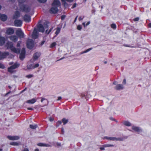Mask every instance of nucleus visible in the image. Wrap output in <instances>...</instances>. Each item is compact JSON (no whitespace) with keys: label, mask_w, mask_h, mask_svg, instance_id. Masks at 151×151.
I'll list each match as a JSON object with an SVG mask.
<instances>
[{"label":"nucleus","mask_w":151,"mask_h":151,"mask_svg":"<svg viewBox=\"0 0 151 151\" xmlns=\"http://www.w3.org/2000/svg\"><path fill=\"white\" fill-rule=\"evenodd\" d=\"M62 121L63 123V124L65 125L68 122V119H66L65 118H64L62 119Z\"/></svg>","instance_id":"nucleus-26"},{"label":"nucleus","mask_w":151,"mask_h":151,"mask_svg":"<svg viewBox=\"0 0 151 151\" xmlns=\"http://www.w3.org/2000/svg\"><path fill=\"white\" fill-rule=\"evenodd\" d=\"M56 45V43L55 42H54L51 43L50 46V47L51 48H52L55 47Z\"/></svg>","instance_id":"nucleus-33"},{"label":"nucleus","mask_w":151,"mask_h":151,"mask_svg":"<svg viewBox=\"0 0 151 151\" xmlns=\"http://www.w3.org/2000/svg\"><path fill=\"white\" fill-rule=\"evenodd\" d=\"M62 99V97L60 96H59L58 97L57 100L58 101Z\"/></svg>","instance_id":"nucleus-56"},{"label":"nucleus","mask_w":151,"mask_h":151,"mask_svg":"<svg viewBox=\"0 0 151 151\" xmlns=\"http://www.w3.org/2000/svg\"><path fill=\"white\" fill-rule=\"evenodd\" d=\"M104 138L108 140H110L113 141H122L123 140L122 138H116L115 137H105Z\"/></svg>","instance_id":"nucleus-7"},{"label":"nucleus","mask_w":151,"mask_h":151,"mask_svg":"<svg viewBox=\"0 0 151 151\" xmlns=\"http://www.w3.org/2000/svg\"><path fill=\"white\" fill-rule=\"evenodd\" d=\"M33 76V75L32 74H29L28 75H26V78H31Z\"/></svg>","instance_id":"nucleus-38"},{"label":"nucleus","mask_w":151,"mask_h":151,"mask_svg":"<svg viewBox=\"0 0 151 151\" xmlns=\"http://www.w3.org/2000/svg\"><path fill=\"white\" fill-rule=\"evenodd\" d=\"M5 41V39L4 37H0V43L3 44L4 43Z\"/></svg>","instance_id":"nucleus-25"},{"label":"nucleus","mask_w":151,"mask_h":151,"mask_svg":"<svg viewBox=\"0 0 151 151\" xmlns=\"http://www.w3.org/2000/svg\"><path fill=\"white\" fill-rule=\"evenodd\" d=\"M45 99L44 98H42L41 100V102H42L43 101H44V100H45Z\"/></svg>","instance_id":"nucleus-57"},{"label":"nucleus","mask_w":151,"mask_h":151,"mask_svg":"<svg viewBox=\"0 0 151 151\" xmlns=\"http://www.w3.org/2000/svg\"><path fill=\"white\" fill-rule=\"evenodd\" d=\"M20 54L25 55L26 51L25 49L24 48H22L21 52Z\"/></svg>","instance_id":"nucleus-34"},{"label":"nucleus","mask_w":151,"mask_h":151,"mask_svg":"<svg viewBox=\"0 0 151 151\" xmlns=\"http://www.w3.org/2000/svg\"><path fill=\"white\" fill-rule=\"evenodd\" d=\"M39 64H38V63H37L36 64L33 66H32V65H29V66H27V68L29 69H31L32 68L34 69L35 68L38 67H39Z\"/></svg>","instance_id":"nucleus-22"},{"label":"nucleus","mask_w":151,"mask_h":151,"mask_svg":"<svg viewBox=\"0 0 151 151\" xmlns=\"http://www.w3.org/2000/svg\"><path fill=\"white\" fill-rule=\"evenodd\" d=\"M52 28H51V29H50L48 31V32H47V31H48V29H47L46 30V33H47V34H49L50 32L52 30Z\"/></svg>","instance_id":"nucleus-43"},{"label":"nucleus","mask_w":151,"mask_h":151,"mask_svg":"<svg viewBox=\"0 0 151 151\" xmlns=\"http://www.w3.org/2000/svg\"><path fill=\"white\" fill-rule=\"evenodd\" d=\"M78 16H77L75 18V19H74V22H76V20H77V18H78Z\"/></svg>","instance_id":"nucleus-59"},{"label":"nucleus","mask_w":151,"mask_h":151,"mask_svg":"<svg viewBox=\"0 0 151 151\" xmlns=\"http://www.w3.org/2000/svg\"><path fill=\"white\" fill-rule=\"evenodd\" d=\"M25 55L20 54L19 55V58L22 60H23L25 58Z\"/></svg>","instance_id":"nucleus-28"},{"label":"nucleus","mask_w":151,"mask_h":151,"mask_svg":"<svg viewBox=\"0 0 151 151\" xmlns=\"http://www.w3.org/2000/svg\"><path fill=\"white\" fill-rule=\"evenodd\" d=\"M92 48H90L89 49H87V50H86L84 51H83L82 53H86V52H88V51H89L91 50L92 49Z\"/></svg>","instance_id":"nucleus-36"},{"label":"nucleus","mask_w":151,"mask_h":151,"mask_svg":"<svg viewBox=\"0 0 151 151\" xmlns=\"http://www.w3.org/2000/svg\"><path fill=\"white\" fill-rule=\"evenodd\" d=\"M21 43V42H20V41L18 42H17V47H19L20 46Z\"/></svg>","instance_id":"nucleus-42"},{"label":"nucleus","mask_w":151,"mask_h":151,"mask_svg":"<svg viewBox=\"0 0 151 151\" xmlns=\"http://www.w3.org/2000/svg\"><path fill=\"white\" fill-rule=\"evenodd\" d=\"M23 18L24 21L26 22H30L31 21V17L27 14H25Z\"/></svg>","instance_id":"nucleus-8"},{"label":"nucleus","mask_w":151,"mask_h":151,"mask_svg":"<svg viewBox=\"0 0 151 151\" xmlns=\"http://www.w3.org/2000/svg\"><path fill=\"white\" fill-rule=\"evenodd\" d=\"M0 18L3 21H5L7 19V17L6 15L4 14H1L0 13Z\"/></svg>","instance_id":"nucleus-18"},{"label":"nucleus","mask_w":151,"mask_h":151,"mask_svg":"<svg viewBox=\"0 0 151 151\" xmlns=\"http://www.w3.org/2000/svg\"><path fill=\"white\" fill-rule=\"evenodd\" d=\"M123 124L125 126H130L131 125V123L128 121H125L123 122Z\"/></svg>","instance_id":"nucleus-27"},{"label":"nucleus","mask_w":151,"mask_h":151,"mask_svg":"<svg viewBox=\"0 0 151 151\" xmlns=\"http://www.w3.org/2000/svg\"><path fill=\"white\" fill-rule=\"evenodd\" d=\"M23 151H29L28 149L27 148H25L23 150Z\"/></svg>","instance_id":"nucleus-51"},{"label":"nucleus","mask_w":151,"mask_h":151,"mask_svg":"<svg viewBox=\"0 0 151 151\" xmlns=\"http://www.w3.org/2000/svg\"><path fill=\"white\" fill-rule=\"evenodd\" d=\"M47 0H38V1L40 3H44L46 2L47 1Z\"/></svg>","instance_id":"nucleus-37"},{"label":"nucleus","mask_w":151,"mask_h":151,"mask_svg":"<svg viewBox=\"0 0 151 151\" xmlns=\"http://www.w3.org/2000/svg\"><path fill=\"white\" fill-rule=\"evenodd\" d=\"M124 46L125 47H131L130 45H128L124 44Z\"/></svg>","instance_id":"nucleus-53"},{"label":"nucleus","mask_w":151,"mask_h":151,"mask_svg":"<svg viewBox=\"0 0 151 151\" xmlns=\"http://www.w3.org/2000/svg\"><path fill=\"white\" fill-rule=\"evenodd\" d=\"M45 40H43L42 41L40 45H43L45 43Z\"/></svg>","instance_id":"nucleus-49"},{"label":"nucleus","mask_w":151,"mask_h":151,"mask_svg":"<svg viewBox=\"0 0 151 151\" xmlns=\"http://www.w3.org/2000/svg\"><path fill=\"white\" fill-rule=\"evenodd\" d=\"M82 28V27L81 25H78L77 27V29L78 30H81Z\"/></svg>","instance_id":"nucleus-39"},{"label":"nucleus","mask_w":151,"mask_h":151,"mask_svg":"<svg viewBox=\"0 0 151 151\" xmlns=\"http://www.w3.org/2000/svg\"><path fill=\"white\" fill-rule=\"evenodd\" d=\"M132 130L134 131L135 132H137L138 133H140L142 132V130L139 128L137 127L132 126Z\"/></svg>","instance_id":"nucleus-17"},{"label":"nucleus","mask_w":151,"mask_h":151,"mask_svg":"<svg viewBox=\"0 0 151 151\" xmlns=\"http://www.w3.org/2000/svg\"><path fill=\"white\" fill-rule=\"evenodd\" d=\"M148 26L150 27L151 28V23H149L148 24Z\"/></svg>","instance_id":"nucleus-64"},{"label":"nucleus","mask_w":151,"mask_h":151,"mask_svg":"<svg viewBox=\"0 0 151 151\" xmlns=\"http://www.w3.org/2000/svg\"><path fill=\"white\" fill-rule=\"evenodd\" d=\"M123 86L122 84H119L115 86V88L116 90H119L123 88Z\"/></svg>","instance_id":"nucleus-21"},{"label":"nucleus","mask_w":151,"mask_h":151,"mask_svg":"<svg viewBox=\"0 0 151 151\" xmlns=\"http://www.w3.org/2000/svg\"><path fill=\"white\" fill-rule=\"evenodd\" d=\"M66 1L68 2H71L73 1V0H66Z\"/></svg>","instance_id":"nucleus-63"},{"label":"nucleus","mask_w":151,"mask_h":151,"mask_svg":"<svg viewBox=\"0 0 151 151\" xmlns=\"http://www.w3.org/2000/svg\"><path fill=\"white\" fill-rule=\"evenodd\" d=\"M10 40L14 42H16L18 40L17 37L16 35H11L9 37Z\"/></svg>","instance_id":"nucleus-19"},{"label":"nucleus","mask_w":151,"mask_h":151,"mask_svg":"<svg viewBox=\"0 0 151 151\" xmlns=\"http://www.w3.org/2000/svg\"><path fill=\"white\" fill-rule=\"evenodd\" d=\"M84 18V17H82L81 16H80L79 17L78 19L79 21H81L83 19V18Z\"/></svg>","instance_id":"nucleus-45"},{"label":"nucleus","mask_w":151,"mask_h":151,"mask_svg":"<svg viewBox=\"0 0 151 151\" xmlns=\"http://www.w3.org/2000/svg\"><path fill=\"white\" fill-rule=\"evenodd\" d=\"M32 37L36 39L38 37V34L37 31L36 29H35L32 34Z\"/></svg>","instance_id":"nucleus-13"},{"label":"nucleus","mask_w":151,"mask_h":151,"mask_svg":"<svg viewBox=\"0 0 151 151\" xmlns=\"http://www.w3.org/2000/svg\"><path fill=\"white\" fill-rule=\"evenodd\" d=\"M7 48L10 49L13 52L19 54L20 52V49L19 48H16L13 46V44L11 42H8L6 43Z\"/></svg>","instance_id":"nucleus-2"},{"label":"nucleus","mask_w":151,"mask_h":151,"mask_svg":"<svg viewBox=\"0 0 151 151\" xmlns=\"http://www.w3.org/2000/svg\"><path fill=\"white\" fill-rule=\"evenodd\" d=\"M9 54L8 52H4L0 51V60L6 58Z\"/></svg>","instance_id":"nucleus-6"},{"label":"nucleus","mask_w":151,"mask_h":151,"mask_svg":"<svg viewBox=\"0 0 151 151\" xmlns=\"http://www.w3.org/2000/svg\"><path fill=\"white\" fill-rule=\"evenodd\" d=\"M95 12V11L94 9H93L92 11V14H94Z\"/></svg>","instance_id":"nucleus-62"},{"label":"nucleus","mask_w":151,"mask_h":151,"mask_svg":"<svg viewBox=\"0 0 151 151\" xmlns=\"http://www.w3.org/2000/svg\"><path fill=\"white\" fill-rule=\"evenodd\" d=\"M10 144L11 145L14 146H18L19 144L17 142H12L10 143Z\"/></svg>","instance_id":"nucleus-32"},{"label":"nucleus","mask_w":151,"mask_h":151,"mask_svg":"<svg viewBox=\"0 0 151 151\" xmlns=\"http://www.w3.org/2000/svg\"><path fill=\"white\" fill-rule=\"evenodd\" d=\"M139 18L138 17H136L133 19V20L134 22H136L139 21Z\"/></svg>","instance_id":"nucleus-41"},{"label":"nucleus","mask_w":151,"mask_h":151,"mask_svg":"<svg viewBox=\"0 0 151 151\" xmlns=\"http://www.w3.org/2000/svg\"><path fill=\"white\" fill-rule=\"evenodd\" d=\"M20 16V12L18 11H16L15 12L13 16V18L14 19H17L19 18Z\"/></svg>","instance_id":"nucleus-20"},{"label":"nucleus","mask_w":151,"mask_h":151,"mask_svg":"<svg viewBox=\"0 0 151 151\" xmlns=\"http://www.w3.org/2000/svg\"><path fill=\"white\" fill-rule=\"evenodd\" d=\"M110 119L111 120H113V121H116V122H117V121H116L115 119H114V118H112V117H111L110 118Z\"/></svg>","instance_id":"nucleus-48"},{"label":"nucleus","mask_w":151,"mask_h":151,"mask_svg":"<svg viewBox=\"0 0 151 151\" xmlns=\"http://www.w3.org/2000/svg\"><path fill=\"white\" fill-rule=\"evenodd\" d=\"M104 147H101L100 148V149L101 150H104L105 148H104Z\"/></svg>","instance_id":"nucleus-55"},{"label":"nucleus","mask_w":151,"mask_h":151,"mask_svg":"<svg viewBox=\"0 0 151 151\" xmlns=\"http://www.w3.org/2000/svg\"><path fill=\"white\" fill-rule=\"evenodd\" d=\"M52 5V6H56L57 7H58L60 6V3L59 0H54Z\"/></svg>","instance_id":"nucleus-15"},{"label":"nucleus","mask_w":151,"mask_h":151,"mask_svg":"<svg viewBox=\"0 0 151 151\" xmlns=\"http://www.w3.org/2000/svg\"><path fill=\"white\" fill-rule=\"evenodd\" d=\"M14 33V29L11 28H8L6 30V33L8 35H12Z\"/></svg>","instance_id":"nucleus-14"},{"label":"nucleus","mask_w":151,"mask_h":151,"mask_svg":"<svg viewBox=\"0 0 151 151\" xmlns=\"http://www.w3.org/2000/svg\"><path fill=\"white\" fill-rule=\"evenodd\" d=\"M111 27L113 29H116V25L115 24H112L111 26Z\"/></svg>","instance_id":"nucleus-35"},{"label":"nucleus","mask_w":151,"mask_h":151,"mask_svg":"<svg viewBox=\"0 0 151 151\" xmlns=\"http://www.w3.org/2000/svg\"><path fill=\"white\" fill-rule=\"evenodd\" d=\"M14 25L17 27H21L22 25V22L20 20H16L14 21Z\"/></svg>","instance_id":"nucleus-10"},{"label":"nucleus","mask_w":151,"mask_h":151,"mask_svg":"<svg viewBox=\"0 0 151 151\" xmlns=\"http://www.w3.org/2000/svg\"><path fill=\"white\" fill-rule=\"evenodd\" d=\"M76 6V3H75L73 6L72 7V8H74Z\"/></svg>","instance_id":"nucleus-50"},{"label":"nucleus","mask_w":151,"mask_h":151,"mask_svg":"<svg viewBox=\"0 0 151 151\" xmlns=\"http://www.w3.org/2000/svg\"><path fill=\"white\" fill-rule=\"evenodd\" d=\"M61 30V28L58 27L56 29V30L55 32V34L56 35H58L60 32Z\"/></svg>","instance_id":"nucleus-29"},{"label":"nucleus","mask_w":151,"mask_h":151,"mask_svg":"<svg viewBox=\"0 0 151 151\" xmlns=\"http://www.w3.org/2000/svg\"><path fill=\"white\" fill-rule=\"evenodd\" d=\"M126 80L125 79H124L123 80V81L122 82V83L124 85L125 84H126Z\"/></svg>","instance_id":"nucleus-47"},{"label":"nucleus","mask_w":151,"mask_h":151,"mask_svg":"<svg viewBox=\"0 0 151 151\" xmlns=\"http://www.w3.org/2000/svg\"><path fill=\"white\" fill-rule=\"evenodd\" d=\"M65 17V15H62L61 17V19L62 20H63L64 19Z\"/></svg>","instance_id":"nucleus-44"},{"label":"nucleus","mask_w":151,"mask_h":151,"mask_svg":"<svg viewBox=\"0 0 151 151\" xmlns=\"http://www.w3.org/2000/svg\"><path fill=\"white\" fill-rule=\"evenodd\" d=\"M62 122V121H58L57 122V124H58V125H60L61 124Z\"/></svg>","instance_id":"nucleus-46"},{"label":"nucleus","mask_w":151,"mask_h":151,"mask_svg":"<svg viewBox=\"0 0 151 151\" xmlns=\"http://www.w3.org/2000/svg\"><path fill=\"white\" fill-rule=\"evenodd\" d=\"M65 41V39L64 38H63L61 39V42H63L64 41Z\"/></svg>","instance_id":"nucleus-60"},{"label":"nucleus","mask_w":151,"mask_h":151,"mask_svg":"<svg viewBox=\"0 0 151 151\" xmlns=\"http://www.w3.org/2000/svg\"><path fill=\"white\" fill-rule=\"evenodd\" d=\"M37 145L41 147H48L50 146V145L48 144H44L42 143H39L37 144Z\"/></svg>","instance_id":"nucleus-23"},{"label":"nucleus","mask_w":151,"mask_h":151,"mask_svg":"<svg viewBox=\"0 0 151 151\" xmlns=\"http://www.w3.org/2000/svg\"><path fill=\"white\" fill-rule=\"evenodd\" d=\"M58 11V9L57 6H53L51 8L50 10V12L52 14H56Z\"/></svg>","instance_id":"nucleus-9"},{"label":"nucleus","mask_w":151,"mask_h":151,"mask_svg":"<svg viewBox=\"0 0 151 151\" xmlns=\"http://www.w3.org/2000/svg\"><path fill=\"white\" fill-rule=\"evenodd\" d=\"M38 30L39 32H44L45 31L44 27L42 24H40L37 26Z\"/></svg>","instance_id":"nucleus-12"},{"label":"nucleus","mask_w":151,"mask_h":151,"mask_svg":"<svg viewBox=\"0 0 151 151\" xmlns=\"http://www.w3.org/2000/svg\"><path fill=\"white\" fill-rule=\"evenodd\" d=\"M40 55V53L39 52H36L35 53L33 56V59L34 60H35L37 59Z\"/></svg>","instance_id":"nucleus-16"},{"label":"nucleus","mask_w":151,"mask_h":151,"mask_svg":"<svg viewBox=\"0 0 151 151\" xmlns=\"http://www.w3.org/2000/svg\"><path fill=\"white\" fill-rule=\"evenodd\" d=\"M27 109L29 110H33V108H32V107H28L27 108Z\"/></svg>","instance_id":"nucleus-52"},{"label":"nucleus","mask_w":151,"mask_h":151,"mask_svg":"<svg viewBox=\"0 0 151 151\" xmlns=\"http://www.w3.org/2000/svg\"><path fill=\"white\" fill-rule=\"evenodd\" d=\"M37 127V125L36 124L35 125L30 124L29 126L30 128L32 129H36Z\"/></svg>","instance_id":"nucleus-30"},{"label":"nucleus","mask_w":151,"mask_h":151,"mask_svg":"<svg viewBox=\"0 0 151 151\" xmlns=\"http://www.w3.org/2000/svg\"><path fill=\"white\" fill-rule=\"evenodd\" d=\"M7 137L9 140H17L19 138V137L17 136H12L9 135Z\"/></svg>","instance_id":"nucleus-11"},{"label":"nucleus","mask_w":151,"mask_h":151,"mask_svg":"<svg viewBox=\"0 0 151 151\" xmlns=\"http://www.w3.org/2000/svg\"><path fill=\"white\" fill-rule=\"evenodd\" d=\"M114 145L112 144H106L103 145V146L104 147H114Z\"/></svg>","instance_id":"nucleus-31"},{"label":"nucleus","mask_w":151,"mask_h":151,"mask_svg":"<svg viewBox=\"0 0 151 151\" xmlns=\"http://www.w3.org/2000/svg\"><path fill=\"white\" fill-rule=\"evenodd\" d=\"M26 0H18L19 3V5L20 9L22 12L26 13L29 12L30 10V8L29 6H27L26 5L22 4L25 2Z\"/></svg>","instance_id":"nucleus-1"},{"label":"nucleus","mask_w":151,"mask_h":151,"mask_svg":"<svg viewBox=\"0 0 151 151\" xmlns=\"http://www.w3.org/2000/svg\"><path fill=\"white\" fill-rule=\"evenodd\" d=\"M26 44L27 48L30 50L32 49L34 46V42L32 39L28 40Z\"/></svg>","instance_id":"nucleus-3"},{"label":"nucleus","mask_w":151,"mask_h":151,"mask_svg":"<svg viewBox=\"0 0 151 151\" xmlns=\"http://www.w3.org/2000/svg\"><path fill=\"white\" fill-rule=\"evenodd\" d=\"M19 66V64L15 63L13 65L8 68V71L10 73H12L13 72V70L18 68Z\"/></svg>","instance_id":"nucleus-4"},{"label":"nucleus","mask_w":151,"mask_h":151,"mask_svg":"<svg viewBox=\"0 0 151 151\" xmlns=\"http://www.w3.org/2000/svg\"><path fill=\"white\" fill-rule=\"evenodd\" d=\"M36 101L35 99H32L29 100L27 101V103L29 104H33Z\"/></svg>","instance_id":"nucleus-24"},{"label":"nucleus","mask_w":151,"mask_h":151,"mask_svg":"<svg viewBox=\"0 0 151 151\" xmlns=\"http://www.w3.org/2000/svg\"><path fill=\"white\" fill-rule=\"evenodd\" d=\"M61 1L62 2L64 3V4H65L66 3V0H61Z\"/></svg>","instance_id":"nucleus-61"},{"label":"nucleus","mask_w":151,"mask_h":151,"mask_svg":"<svg viewBox=\"0 0 151 151\" xmlns=\"http://www.w3.org/2000/svg\"><path fill=\"white\" fill-rule=\"evenodd\" d=\"M5 68V66L3 64L0 63V68L2 69H4Z\"/></svg>","instance_id":"nucleus-40"},{"label":"nucleus","mask_w":151,"mask_h":151,"mask_svg":"<svg viewBox=\"0 0 151 151\" xmlns=\"http://www.w3.org/2000/svg\"><path fill=\"white\" fill-rule=\"evenodd\" d=\"M49 120L50 121L52 122L54 120V119L53 118H49Z\"/></svg>","instance_id":"nucleus-58"},{"label":"nucleus","mask_w":151,"mask_h":151,"mask_svg":"<svg viewBox=\"0 0 151 151\" xmlns=\"http://www.w3.org/2000/svg\"><path fill=\"white\" fill-rule=\"evenodd\" d=\"M44 27H45L46 29V28H47L48 27V26L47 24H44Z\"/></svg>","instance_id":"nucleus-54"},{"label":"nucleus","mask_w":151,"mask_h":151,"mask_svg":"<svg viewBox=\"0 0 151 151\" xmlns=\"http://www.w3.org/2000/svg\"><path fill=\"white\" fill-rule=\"evenodd\" d=\"M17 35L20 38H23L24 37V34L20 29H18L16 31Z\"/></svg>","instance_id":"nucleus-5"}]
</instances>
